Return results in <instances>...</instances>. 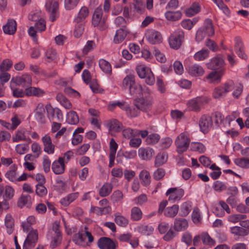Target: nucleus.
Masks as SVG:
<instances>
[{
	"label": "nucleus",
	"instance_id": "1",
	"mask_svg": "<svg viewBox=\"0 0 249 249\" xmlns=\"http://www.w3.org/2000/svg\"><path fill=\"white\" fill-rule=\"evenodd\" d=\"M185 33L183 31L178 29L174 32L169 38L170 46L175 50L178 49L184 40Z\"/></svg>",
	"mask_w": 249,
	"mask_h": 249
},
{
	"label": "nucleus",
	"instance_id": "2",
	"mask_svg": "<svg viewBox=\"0 0 249 249\" xmlns=\"http://www.w3.org/2000/svg\"><path fill=\"white\" fill-rule=\"evenodd\" d=\"M190 142V140L187 134L184 132L181 133L175 141L178 153L181 154L186 151L189 147Z\"/></svg>",
	"mask_w": 249,
	"mask_h": 249
},
{
	"label": "nucleus",
	"instance_id": "3",
	"mask_svg": "<svg viewBox=\"0 0 249 249\" xmlns=\"http://www.w3.org/2000/svg\"><path fill=\"white\" fill-rule=\"evenodd\" d=\"M210 100V99L207 97H197L190 100L187 105L189 110L199 112L200 110L201 106L208 103Z\"/></svg>",
	"mask_w": 249,
	"mask_h": 249
},
{
	"label": "nucleus",
	"instance_id": "4",
	"mask_svg": "<svg viewBox=\"0 0 249 249\" xmlns=\"http://www.w3.org/2000/svg\"><path fill=\"white\" fill-rule=\"evenodd\" d=\"M225 73V69H221L218 71H213L206 76V79L209 83L217 85L220 83L221 78Z\"/></svg>",
	"mask_w": 249,
	"mask_h": 249
},
{
	"label": "nucleus",
	"instance_id": "5",
	"mask_svg": "<svg viewBox=\"0 0 249 249\" xmlns=\"http://www.w3.org/2000/svg\"><path fill=\"white\" fill-rule=\"evenodd\" d=\"M98 247L100 249H116L118 247V243L107 237H102L97 242Z\"/></svg>",
	"mask_w": 249,
	"mask_h": 249
},
{
	"label": "nucleus",
	"instance_id": "6",
	"mask_svg": "<svg viewBox=\"0 0 249 249\" xmlns=\"http://www.w3.org/2000/svg\"><path fill=\"white\" fill-rule=\"evenodd\" d=\"M103 11L101 8L95 9L92 16V23L94 26H99L101 30H103L105 23V18H102Z\"/></svg>",
	"mask_w": 249,
	"mask_h": 249
},
{
	"label": "nucleus",
	"instance_id": "7",
	"mask_svg": "<svg viewBox=\"0 0 249 249\" xmlns=\"http://www.w3.org/2000/svg\"><path fill=\"white\" fill-rule=\"evenodd\" d=\"M37 240L38 234L37 231H31L24 242L23 249H32L35 247Z\"/></svg>",
	"mask_w": 249,
	"mask_h": 249
},
{
	"label": "nucleus",
	"instance_id": "8",
	"mask_svg": "<svg viewBox=\"0 0 249 249\" xmlns=\"http://www.w3.org/2000/svg\"><path fill=\"white\" fill-rule=\"evenodd\" d=\"M199 125L202 132H208L213 125L212 118L209 115H203L199 119Z\"/></svg>",
	"mask_w": 249,
	"mask_h": 249
},
{
	"label": "nucleus",
	"instance_id": "9",
	"mask_svg": "<svg viewBox=\"0 0 249 249\" xmlns=\"http://www.w3.org/2000/svg\"><path fill=\"white\" fill-rule=\"evenodd\" d=\"M169 196L168 200L176 201L181 199L184 195V190L182 189H178L176 188H171L168 189L166 193Z\"/></svg>",
	"mask_w": 249,
	"mask_h": 249
},
{
	"label": "nucleus",
	"instance_id": "10",
	"mask_svg": "<svg viewBox=\"0 0 249 249\" xmlns=\"http://www.w3.org/2000/svg\"><path fill=\"white\" fill-rule=\"evenodd\" d=\"M225 62L224 59L219 56H216L213 58L211 61L207 64V68L213 71H218V69L224 66Z\"/></svg>",
	"mask_w": 249,
	"mask_h": 249
},
{
	"label": "nucleus",
	"instance_id": "11",
	"mask_svg": "<svg viewBox=\"0 0 249 249\" xmlns=\"http://www.w3.org/2000/svg\"><path fill=\"white\" fill-rule=\"evenodd\" d=\"M42 142L44 145V151L49 154H53L55 145L53 143L51 137L48 134H46L42 138Z\"/></svg>",
	"mask_w": 249,
	"mask_h": 249
},
{
	"label": "nucleus",
	"instance_id": "12",
	"mask_svg": "<svg viewBox=\"0 0 249 249\" xmlns=\"http://www.w3.org/2000/svg\"><path fill=\"white\" fill-rule=\"evenodd\" d=\"M155 154L154 150L150 147H141L138 150L139 157L144 160H149Z\"/></svg>",
	"mask_w": 249,
	"mask_h": 249
},
{
	"label": "nucleus",
	"instance_id": "13",
	"mask_svg": "<svg viewBox=\"0 0 249 249\" xmlns=\"http://www.w3.org/2000/svg\"><path fill=\"white\" fill-rule=\"evenodd\" d=\"M12 81L16 85L21 86L23 87H29L32 84L31 76L28 74H24L21 76L16 77L15 78H13Z\"/></svg>",
	"mask_w": 249,
	"mask_h": 249
},
{
	"label": "nucleus",
	"instance_id": "14",
	"mask_svg": "<svg viewBox=\"0 0 249 249\" xmlns=\"http://www.w3.org/2000/svg\"><path fill=\"white\" fill-rule=\"evenodd\" d=\"M47 10L51 13L50 18L53 22L57 17V12L58 10L59 4L57 1H49L46 3Z\"/></svg>",
	"mask_w": 249,
	"mask_h": 249
},
{
	"label": "nucleus",
	"instance_id": "15",
	"mask_svg": "<svg viewBox=\"0 0 249 249\" xmlns=\"http://www.w3.org/2000/svg\"><path fill=\"white\" fill-rule=\"evenodd\" d=\"M147 38L148 42L152 44H160L162 41V35L158 31L149 32Z\"/></svg>",
	"mask_w": 249,
	"mask_h": 249
},
{
	"label": "nucleus",
	"instance_id": "16",
	"mask_svg": "<svg viewBox=\"0 0 249 249\" xmlns=\"http://www.w3.org/2000/svg\"><path fill=\"white\" fill-rule=\"evenodd\" d=\"M135 106H137L140 110L147 112L151 108L152 102L150 100L144 98H139L137 101V103Z\"/></svg>",
	"mask_w": 249,
	"mask_h": 249
},
{
	"label": "nucleus",
	"instance_id": "17",
	"mask_svg": "<svg viewBox=\"0 0 249 249\" xmlns=\"http://www.w3.org/2000/svg\"><path fill=\"white\" fill-rule=\"evenodd\" d=\"M52 170L55 174H61L65 171L64 159L59 157L57 160L54 161L52 164Z\"/></svg>",
	"mask_w": 249,
	"mask_h": 249
},
{
	"label": "nucleus",
	"instance_id": "18",
	"mask_svg": "<svg viewBox=\"0 0 249 249\" xmlns=\"http://www.w3.org/2000/svg\"><path fill=\"white\" fill-rule=\"evenodd\" d=\"M118 148V144L112 138L110 142V153H109V167H111L114 165V160L116 151Z\"/></svg>",
	"mask_w": 249,
	"mask_h": 249
},
{
	"label": "nucleus",
	"instance_id": "19",
	"mask_svg": "<svg viewBox=\"0 0 249 249\" xmlns=\"http://www.w3.org/2000/svg\"><path fill=\"white\" fill-rule=\"evenodd\" d=\"M188 72L192 76L198 77L203 75L204 70L200 65L195 64L189 67Z\"/></svg>",
	"mask_w": 249,
	"mask_h": 249
},
{
	"label": "nucleus",
	"instance_id": "20",
	"mask_svg": "<svg viewBox=\"0 0 249 249\" xmlns=\"http://www.w3.org/2000/svg\"><path fill=\"white\" fill-rule=\"evenodd\" d=\"M3 30L6 34L14 35L17 30V23L15 20H8L7 23L3 26Z\"/></svg>",
	"mask_w": 249,
	"mask_h": 249
},
{
	"label": "nucleus",
	"instance_id": "21",
	"mask_svg": "<svg viewBox=\"0 0 249 249\" xmlns=\"http://www.w3.org/2000/svg\"><path fill=\"white\" fill-rule=\"evenodd\" d=\"M188 226L187 220L183 218H176L175 220L174 228L177 231L186 230Z\"/></svg>",
	"mask_w": 249,
	"mask_h": 249
},
{
	"label": "nucleus",
	"instance_id": "22",
	"mask_svg": "<svg viewBox=\"0 0 249 249\" xmlns=\"http://www.w3.org/2000/svg\"><path fill=\"white\" fill-rule=\"evenodd\" d=\"M45 91L38 88L30 87L25 89V95L27 96H42L45 94Z\"/></svg>",
	"mask_w": 249,
	"mask_h": 249
},
{
	"label": "nucleus",
	"instance_id": "23",
	"mask_svg": "<svg viewBox=\"0 0 249 249\" xmlns=\"http://www.w3.org/2000/svg\"><path fill=\"white\" fill-rule=\"evenodd\" d=\"M84 231L81 230L75 234L72 238L73 241L77 245L81 246H86L85 237L84 236Z\"/></svg>",
	"mask_w": 249,
	"mask_h": 249
},
{
	"label": "nucleus",
	"instance_id": "24",
	"mask_svg": "<svg viewBox=\"0 0 249 249\" xmlns=\"http://www.w3.org/2000/svg\"><path fill=\"white\" fill-rule=\"evenodd\" d=\"M127 34L126 29L120 28L117 30L114 38V42L116 44H119L123 42Z\"/></svg>",
	"mask_w": 249,
	"mask_h": 249
},
{
	"label": "nucleus",
	"instance_id": "25",
	"mask_svg": "<svg viewBox=\"0 0 249 249\" xmlns=\"http://www.w3.org/2000/svg\"><path fill=\"white\" fill-rule=\"evenodd\" d=\"M202 29L209 36H212L214 34V29L212 20L209 18H207L204 21V27Z\"/></svg>",
	"mask_w": 249,
	"mask_h": 249
},
{
	"label": "nucleus",
	"instance_id": "26",
	"mask_svg": "<svg viewBox=\"0 0 249 249\" xmlns=\"http://www.w3.org/2000/svg\"><path fill=\"white\" fill-rule=\"evenodd\" d=\"M234 47L237 55L240 58L244 59L247 58V55L244 52V45L241 40L239 39L236 40Z\"/></svg>",
	"mask_w": 249,
	"mask_h": 249
},
{
	"label": "nucleus",
	"instance_id": "27",
	"mask_svg": "<svg viewBox=\"0 0 249 249\" xmlns=\"http://www.w3.org/2000/svg\"><path fill=\"white\" fill-rule=\"evenodd\" d=\"M109 130L113 132H119L122 128V124L116 119L110 120L107 124Z\"/></svg>",
	"mask_w": 249,
	"mask_h": 249
},
{
	"label": "nucleus",
	"instance_id": "28",
	"mask_svg": "<svg viewBox=\"0 0 249 249\" xmlns=\"http://www.w3.org/2000/svg\"><path fill=\"white\" fill-rule=\"evenodd\" d=\"M36 117L41 123H44L45 122V118L44 116L45 108L42 104L39 103L38 104L36 109Z\"/></svg>",
	"mask_w": 249,
	"mask_h": 249
},
{
	"label": "nucleus",
	"instance_id": "29",
	"mask_svg": "<svg viewBox=\"0 0 249 249\" xmlns=\"http://www.w3.org/2000/svg\"><path fill=\"white\" fill-rule=\"evenodd\" d=\"M140 179L142 180V184L144 186H148L151 182L150 176L149 172L145 170L142 171L139 175Z\"/></svg>",
	"mask_w": 249,
	"mask_h": 249
},
{
	"label": "nucleus",
	"instance_id": "30",
	"mask_svg": "<svg viewBox=\"0 0 249 249\" xmlns=\"http://www.w3.org/2000/svg\"><path fill=\"white\" fill-rule=\"evenodd\" d=\"M99 65L101 70L106 74H111L112 68L110 64L105 59H101L99 61Z\"/></svg>",
	"mask_w": 249,
	"mask_h": 249
},
{
	"label": "nucleus",
	"instance_id": "31",
	"mask_svg": "<svg viewBox=\"0 0 249 249\" xmlns=\"http://www.w3.org/2000/svg\"><path fill=\"white\" fill-rule=\"evenodd\" d=\"M179 207L178 205H174L171 207H168L164 211V215L168 217L173 218L178 213Z\"/></svg>",
	"mask_w": 249,
	"mask_h": 249
},
{
	"label": "nucleus",
	"instance_id": "32",
	"mask_svg": "<svg viewBox=\"0 0 249 249\" xmlns=\"http://www.w3.org/2000/svg\"><path fill=\"white\" fill-rule=\"evenodd\" d=\"M168 158V155L165 153H159L156 157L155 165L159 167L165 163Z\"/></svg>",
	"mask_w": 249,
	"mask_h": 249
},
{
	"label": "nucleus",
	"instance_id": "33",
	"mask_svg": "<svg viewBox=\"0 0 249 249\" xmlns=\"http://www.w3.org/2000/svg\"><path fill=\"white\" fill-rule=\"evenodd\" d=\"M56 100L66 109H70L72 105L70 102L62 94L59 93L56 95Z\"/></svg>",
	"mask_w": 249,
	"mask_h": 249
},
{
	"label": "nucleus",
	"instance_id": "34",
	"mask_svg": "<svg viewBox=\"0 0 249 249\" xmlns=\"http://www.w3.org/2000/svg\"><path fill=\"white\" fill-rule=\"evenodd\" d=\"M142 212L140 208L134 207L131 210V218L134 221H138L142 219Z\"/></svg>",
	"mask_w": 249,
	"mask_h": 249
},
{
	"label": "nucleus",
	"instance_id": "35",
	"mask_svg": "<svg viewBox=\"0 0 249 249\" xmlns=\"http://www.w3.org/2000/svg\"><path fill=\"white\" fill-rule=\"evenodd\" d=\"M17 167L14 165L11 167V169L5 174V177L11 181H17L18 176L17 174Z\"/></svg>",
	"mask_w": 249,
	"mask_h": 249
},
{
	"label": "nucleus",
	"instance_id": "36",
	"mask_svg": "<svg viewBox=\"0 0 249 249\" xmlns=\"http://www.w3.org/2000/svg\"><path fill=\"white\" fill-rule=\"evenodd\" d=\"M114 221L117 225L123 227H126L129 223L126 218L117 213L114 214Z\"/></svg>",
	"mask_w": 249,
	"mask_h": 249
},
{
	"label": "nucleus",
	"instance_id": "37",
	"mask_svg": "<svg viewBox=\"0 0 249 249\" xmlns=\"http://www.w3.org/2000/svg\"><path fill=\"white\" fill-rule=\"evenodd\" d=\"M200 10L198 3L195 2L185 11V14L188 17H191L198 13Z\"/></svg>",
	"mask_w": 249,
	"mask_h": 249
},
{
	"label": "nucleus",
	"instance_id": "38",
	"mask_svg": "<svg viewBox=\"0 0 249 249\" xmlns=\"http://www.w3.org/2000/svg\"><path fill=\"white\" fill-rule=\"evenodd\" d=\"M231 232L232 234L239 236H244L247 235L249 231L243 228L241 226H234L231 228Z\"/></svg>",
	"mask_w": 249,
	"mask_h": 249
},
{
	"label": "nucleus",
	"instance_id": "39",
	"mask_svg": "<svg viewBox=\"0 0 249 249\" xmlns=\"http://www.w3.org/2000/svg\"><path fill=\"white\" fill-rule=\"evenodd\" d=\"M67 121L69 124H76L79 121V117L76 112L71 111L67 114Z\"/></svg>",
	"mask_w": 249,
	"mask_h": 249
},
{
	"label": "nucleus",
	"instance_id": "40",
	"mask_svg": "<svg viewBox=\"0 0 249 249\" xmlns=\"http://www.w3.org/2000/svg\"><path fill=\"white\" fill-rule=\"evenodd\" d=\"M112 189V185L109 183H106L101 187L99 191V195L101 196L105 197L109 195Z\"/></svg>",
	"mask_w": 249,
	"mask_h": 249
},
{
	"label": "nucleus",
	"instance_id": "41",
	"mask_svg": "<svg viewBox=\"0 0 249 249\" xmlns=\"http://www.w3.org/2000/svg\"><path fill=\"white\" fill-rule=\"evenodd\" d=\"M135 83L134 76L132 75H127L124 78L123 82V87L126 89H130Z\"/></svg>",
	"mask_w": 249,
	"mask_h": 249
},
{
	"label": "nucleus",
	"instance_id": "42",
	"mask_svg": "<svg viewBox=\"0 0 249 249\" xmlns=\"http://www.w3.org/2000/svg\"><path fill=\"white\" fill-rule=\"evenodd\" d=\"M124 110L126 111L127 115L130 117H136L140 113V109L136 106L135 107H132L126 106L124 107Z\"/></svg>",
	"mask_w": 249,
	"mask_h": 249
},
{
	"label": "nucleus",
	"instance_id": "43",
	"mask_svg": "<svg viewBox=\"0 0 249 249\" xmlns=\"http://www.w3.org/2000/svg\"><path fill=\"white\" fill-rule=\"evenodd\" d=\"M182 16L180 11L171 12L168 11L165 13V17L169 20L176 21L179 19Z\"/></svg>",
	"mask_w": 249,
	"mask_h": 249
},
{
	"label": "nucleus",
	"instance_id": "44",
	"mask_svg": "<svg viewBox=\"0 0 249 249\" xmlns=\"http://www.w3.org/2000/svg\"><path fill=\"white\" fill-rule=\"evenodd\" d=\"M209 55V52L207 49H202L196 53L194 55V58L197 61H202L207 58Z\"/></svg>",
	"mask_w": 249,
	"mask_h": 249
},
{
	"label": "nucleus",
	"instance_id": "45",
	"mask_svg": "<svg viewBox=\"0 0 249 249\" xmlns=\"http://www.w3.org/2000/svg\"><path fill=\"white\" fill-rule=\"evenodd\" d=\"M5 223L7 228V232L11 234L13 232L14 220L10 214H7L5 217Z\"/></svg>",
	"mask_w": 249,
	"mask_h": 249
},
{
	"label": "nucleus",
	"instance_id": "46",
	"mask_svg": "<svg viewBox=\"0 0 249 249\" xmlns=\"http://www.w3.org/2000/svg\"><path fill=\"white\" fill-rule=\"evenodd\" d=\"M130 93L136 97L140 96L142 94V88L140 85L135 84L129 89Z\"/></svg>",
	"mask_w": 249,
	"mask_h": 249
},
{
	"label": "nucleus",
	"instance_id": "47",
	"mask_svg": "<svg viewBox=\"0 0 249 249\" xmlns=\"http://www.w3.org/2000/svg\"><path fill=\"white\" fill-rule=\"evenodd\" d=\"M138 231L139 232L144 235H150L153 231V228L149 225H141L138 227Z\"/></svg>",
	"mask_w": 249,
	"mask_h": 249
},
{
	"label": "nucleus",
	"instance_id": "48",
	"mask_svg": "<svg viewBox=\"0 0 249 249\" xmlns=\"http://www.w3.org/2000/svg\"><path fill=\"white\" fill-rule=\"evenodd\" d=\"M196 22L197 20L195 19H194L193 20L188 19L183 20L180 24L182 28L185 29L190 30L192 28Z\"/></svg>",
	"mask_w": 249,
	"mask_h": 249
},
{
	"label": "nucleus",
	"instance_id": "49",
	"mask_svg": "<svg viewBox=\"0 0 249 249\" xmlns=\"http://www.w3.org/2000/svg\"><path fill=\"white\" fill-rule=\"evenodd\" d=\"M226 93L224 91V89L222 86L216 87L213 91V96L214 98L219 99L224 96Z\"/></svg>",
	"mask_w": 249,
	"mask_h": 249
},
{
	"label": "nucleus",
	"instance_id": "50",
	"mask_svg": "<svg viewBox=\"0 0 249 249\" xmlns=\"http://www.w3.org/2000/svg\"><path fill=\"white\" fill-rule=\"evenodd\" d=\"M36 193L38 196L43 197L47 194L48 191L44 184H36Z\"/></svg>",
	"mask_w": 249,
	"mask_h": 249
},
{
	"label": "nucleus",
	"instance_id": "51",
	"mask_svg": "<svg viewBox=\"0 0 249 249\" xmlns=\"http://www.w3.org/2000/svg\"><path fill=\"white\" fill-rule=\"evenodd\" d=\"M80 0H65L64 6L66 9L70 10L77 5Z\"/></svg>",
	"mask_w": 249,
	"mask_h": 249
},
{
	"label": "nucleus",
	"instance_id": "52",
	"mask_svg": "<svg viewBox=\"0 0 249 249\" xmlns=\"http://www.w3.org/2000/svg\"><path fill=\"white\" fill-rule=\"evenodd\" d=\"M201 239L203 243L205 245H213L214 241L210 237L207 233H203L201 235Z\"/></svg>",
	"mask_w": 249,
	"mask_h": 249
},
{
	"label": "nucleus",
	"instance_id": "53",
	"mask_svg": "<svg viewBox=\"0 0 249 249\" xmlns=\"http://www.w3.org/2000/svg\"><path fill=\"white\" fill-rule=\"evenodd\" d=\"M136 71L139 76L141 78H143L148 73V71H150V70L144 67L142 65L138 66L136 68Z\"/></svg>",
	"mask_w": 249,
	"mask_h": 249
},
{
	"label": "nucleus",
	"instance_id": "54",
	"mask_svg": "<svg viewBox=\"0 0 249 249\" xmlns=\"http://www.w3.org/2000/svg\"><path fill=\"white\" fill-rule=\"evenodd\" d=\"M14 190L10 186H6L5 190V198L3 200H6L7 202L10 200L14 196Z\"/></svg>",
	"mask_w": 249,
	"mask_h": 249
},
{
	"label": "nucleus",
	"instance_id": "55",
	"mask_svg": "<svg viewBox=\"0 0 249 249\" xmlns=\"http://www.w3.org/2000/svg\"><path fill=\"white\" fill-rule=\"evenodd\" d=\"M160 136L157 134H151L146 139V142L148 144H155L159 141Z\"/></svg>",
	"mask_w": 249,
	"mask_h": 249
},
{
	"label": "nucleus",
	"instance_id": "56",
	"mask_svg": "<svg viewBox=\"0 0 249 249\" xmlns=\"http://www.w3.org/2000/svg\"><path fill=\"white\" fill-rule=\"evenodd\" d=\"M89 15V9L86 7H83L80 9L77 20L78 21H80L84 19Z\"/></svg>",
	"mask_w": 249,
	"mask_h": 249
},
{
	"label": "nucleus",
	"instance_id": "57",
	"mask_svg": "<svg viewBox=\"0 0 249 249\" xmlns=\"http://www.w3.org/2000/svg\"><path fill=\"white\" fill-rule=\"evenodd\" d=\"M134 7L137 12L142 13L144 10L145 7L142 0H135Z\"/></svg>",
	"mask_w": 249,
	"mask_h": 249
},
{
	"label": "nucleus",
	"instance_id": "58",
	"mask_svg": "<svg viewBox=\"0 0 249 249\" xmlns=\"http://www.w3.org/2000/svg\"><path fill=\"white\" fill-rule=\"evenodd\" d=\"M16 150L20 155L24 154L29 150V146L27 144H19L16 146Z\"/></svg>",
	"mask_w": 249,
	"mask_h": 249
},
{
	"label": "nucleus",
	"instance_id": "59",
	"mask_svg": "<svg viewBox=\"0 0 249 249\" xmlns=\"http://www.w3.org/2000/svg\"><path fill=\"white\" fill-rule=\"evenodd\" d=\"M192 217L194 223H198L200 222L201 220V217L200 215V211L198 208H194L193 212Z\"/></svg>",
	"mask_w": 249,
	"mask_h": 249
},
{
	"label": "nucleus",
	"instance_id": "60",
	"mask_svg": "<svg viewBox=\"0 0 249 249\" xmlns=\"http://www.w3.org/2000/svg\"><path fill=\"white\" fill-rule=\"evenodd\" d=\"M147 200V196L144 194L139 195L134 199L135 203L138 205H142L146 203Z\"/></svg>",
	"mask_w": 249,
	"mask_h": 249
},
{
	"label": "nucleus",
	"instance_id": "61",
	"mask_svg": "<svg viewBox=\"0 0 249 249\" xmlns=\"http://www.w3.org/2000/svg\"><path fill=\"white\" fill-rule=\"evenodd\" d=\"M31 197L29 195L21 196L18 202V206L20 208L23 207L30 200Z\"/></svg>",
	"mask_w": 249,
	"mask_h": 249
},
{
	"label": "nucleus",
	"instance_id": "62",
	"mask_svg": "<svg viewBox=\"0 0 249 249\" xmlns=\"http://www.w3.org/2000/svg\"><path fill=\"white\" fill-rule=\"evenodd\" d=\"M235 163L237 165L240 166L242 168H249V159L245 158H242L239 159H236Z\"/></svg>",
	"mask_w": 249,
	"mask_h": 249
},
{
	"label": "nucleus",
	"instance_id": "63",
	"mask_svg": "<svg viewBox=\"0 0 249 249\" xmlns=\"http://www.w3.org/2000/svg\"><path fill=\"white\" fill-rule=\"evenodd\" d=\"M12 65V62L11 60L6 59L3 61L0 65V70L1 71H7L10 69Z\"/></svg>",
	"mask_w": 249,
	"mask_h": 249
},
{
	"label": "nucleus",
	"instance_id": "64",
	"mask_svg": "<svg viewBox=\"0 0 249 249\" xmlns=\"http://www.w3.org/2000/svg\"><path fill=\"white\" fill-rule=\"evenodd\" d=\"M35 26L37 31L42 32L46 29V22L44 19L40 18L35 23Z\"/></svg>",
	"mask_w": 249,
	"mask_h": 249
}]
</instances>
